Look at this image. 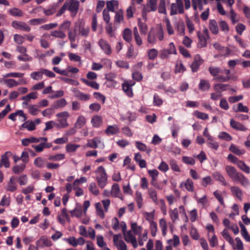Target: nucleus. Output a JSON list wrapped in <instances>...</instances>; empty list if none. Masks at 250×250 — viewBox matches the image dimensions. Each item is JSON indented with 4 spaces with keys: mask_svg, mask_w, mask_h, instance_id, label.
Returning a JSON list of instances; mask_svg holds the SVG:
<instances>
[{
    "mask_svg": "<svg viewBox=\"0 0 250 250\" xmlns=\"http://www.w3.org/2000/svg\"><path fill=\"white\" fill-rule=\"evenodd\" d=\"M212 176L216 181H218L222 186H227L228 185L225 178L220 172L215 171L212 173Z\"/></svg>",
    "mask_w": 250,
    "mask_h": 250,
    "instance_id": "obj_21",
    "label": "nucleus"
},
{
    "mask_svg": "<svg viewBox=\"0 0 250 250\" xmlns=\"http://www.w3.org/2000/svg\"><path fill=\"white\" fill-rule=\"evenodd\" d=\"M51 36L61 39H63L66 37L65 34L62 31L61 29L60 30H53L50 33Z\"/></svg>",
    "mask_w": 250,
    "mask_h": 250,
    "instance_id": "obj_49",
    "label": "nucleus"
},
{
    "mask_svg": "<svg viewBox=\"0 0 250 250\" xmlns=\"http://www.w3.org/2000/svg\"><path fill=\"white\" fill-rule=\"evenodd\" d=\"M176 28L179 34L183 35L185 34V26L183 21H179L176 25Z\"/></svg>",
    "mask_w": 250,
    "mask_h": 250,
    "instance_id": "obj_59",
    "label": "nucleus"
},
{
    "mask_svg": "<svg viewBox=\"0 0 250 250\" xmlns=\"http://www.w3.org/2000/svg\"><path fill=\"white\" fill-rule=\"evenodd\" d=\"M120 128L116 125H108L105 130V133L108 136L113 135L119 132Z\"/></svg>",
    "mask_w": 250,
    "mask_h": 250,
    "instance_id": "obj_24",
    "label": "nucleus"
},
{
    "mask_svg": "<svg viewBox=\"0 0 250 250\" xmlns=\"http://www.w3.org/2000/svg\"><path fill=\"white\" fill-rule=\"evenodd\" d=\"M123 38L127 42H130L132 40V31L129 28H125L123 32Z\"/></svg>",
    "mask_w": 250,
    "mask_h": 250,
    "instance_id": "obj_50",
    "label": "nucleus"
},
{
    "mask_svg": "<svg viewBox=\"0 0 250 250\" xmlns=\"http://www.w3.org/2000/svg\"><path fill=\"white\" fill-rule=\"evenodd\" d=\"M26 128L28 131H33L36 129L35 123L33 121L28 120L26 121L20 127V129Z\"/></svg>",
    "mask_w": 250,
    "mask_h": 250,
    "instance_id": "obj_33",
    "label": "nucleus"
},
{
    "mask_svg": "<svg viewBox=\"0 0 250 250\" xmlns=\"http://www.w3.org/2000/svg\"><path fill=\"white\" fill-rule=\"evenodd\" d=\"M186 69L183 63L180 61L176 62L175 68V72L177 73H183L185 71Z\"/></svg>",
    "mask_w": 250,
    "mask_h": 250,
    "instance_id": "obj_63",
    "label": "nucleus"
},
{
    "mask_svg": "<svg viewBox=\"0 0 250 250\" xmlns=\"http://www.w3.org/2000/svg\"><path fill=\"white\" fill-rule=\"evenodd\" d=\"M203 60L200 58V57L198 55L195 56L194 60L192 63L190 65V67L193 72H196L200 66V65L202 63Z\"/></svg>",
    "mask_w": 250,
    "mask_h": 250,
    "instance_id": "obj_22",
    "label": "nucleus"
},
{
    "mask_svg": "<svg viewBox=\"0 0 250 250\" xmlns=\"http://www.w3.org/2000/svg\"><path fill=\"white\" fill-rule=\"evenodd\" d=\"M233 110L235 112H243L248 113L249 111L248 107L247 106L243 105L241 103H239L237 106L235 105L233 106Z\"/></svg>",
    "mask_w": 250,
    "mask_h": 250,
    "instance_id": "obj_40",
    "label": "nucleus"
},
{
    "mask_svg": "<svg viewBox=\"0 0 250 250\" xmlns=\"http://www.w3.org/2000/svg\"><path fill=\"white\" fill-rule=\"evenodd\" d=\"M17 116H19L20 117H22L23 119V121H25L27 119V117H26L25 114L24 113L23 111L21 110H17L15 112L10 114L9 115L8 118L13 121H15L16 120V117Z\"/></svg>",
    "mask_w": 250,
    "mask_h": 250,
    "instance_id": "obj_31",
    "label": "nucleus"
},
{
    "mask_svg": "<svg viewBox=\"0 0 250 250\" xmlns=\"http://www.w3.org/2000/svg\"><path fill=\"white\" fill-rule=\"evenodd\" d=\"M123 234L124 239L126 242L131 243L134 248L138 247L137 239L131 230L126 231Z\"/></svg>",
    "mask_w": 250,
    "mask_h": 250,
    "instance_id": "obj_12",
    "label": "nucleus"
},
{
    "mask_svg": "<svg viewBox=\"0 0 250 250\" xmlns=\"http://www.w3.org/2000/svg\"><path fill=\"white\" fill-rule=\"evenodd\" d=\"M193 115L197 118L201 119L202 120H208L209 118L208 115L205 113L195 110L193 112Z\"/></svg>",
    "mask_w": 250,
    "mask_h": 250,
    "instance_id": "obj_52",
    "label": "nucleus"
},
{
    "mask_svg": "<svg viewBox=\"0 0 250 250\" xmlns=\"http://www.w3.org/2000/svg\"><path fill=\"white\" fill-rule=\"evenodd\" d=\"M96 181L99 187L104 188L107 183V175L104 168L102 166L99 167L95 171Z\"/></svg>",
    "mask_w": 250,
    "mask_h": 250,
    "instance_id": "obj_4",
    "label": "nucleus"
},
{
    "mask_svg": "<svg viewBox=\"0 0 250 250\" xmlns=\"http://www.w3.org/2000/svg\"><path fill=\"white\" fill-rule=\"evenodd\" d=\"M157 39L162 41L164 39V32L161 26H159L156 30H151L147 36V42L151 44L157 42Z\"/></svg>",
    "mask_w": 250,
    "mask_h": 250,
    "instance_id": "obj_5",
    "label": "nucleus"
},
{
    "mask_svg": "<svg viewBox=\"0 0 250 250\" xmlns=\"http://www.w3.org/2000/svg\"><path fill=\"white\" fill-rule=\"evenodd\" d=\"M184 12V6L182 0H176V3H173L171 4V15H176L178 13L179 14H183Z\"/></svg>",
    "mask_w": 250,
    "mask_h": 250,
    "instance_id": "obj_9",
    "label": "nucleus"
},
{
    "mask_svg": "<svg viewBox=\"0 0 250 250\" xmlns=\"http://www.w3.org/2000/svg\"><path fill=\"white\" fill-rule=\"evenodd\" d=\"M54 127H57L58 128H61L59 123H56L53 121H51L45 123V128L44 130L51 129Z\"/></svg>",
    "mask_w": 250,
    "mask_h": 250,
    "instance_id": "obj_56",
    "label": "nucleus"
},
{
    "mask_svg": "<svg viewBox=\"0 0 250 250\" xmlns=\"http://www.w3.org/2000/svg\"><path fill=\"white\" fill-rule=\"evenodd\" d=\"M85 146L92 148L98 147L104 148V144L100 137H96L92 139H88L84 147Z\"/></svg>",
    "mask_w": 250,
    "mask_h": 250,
    "instance_id": "obj_8",
    "label": "nucleus"
},
{
    "mask_svg": "<svg viewBox=\"0 0 250 250\" xmlns=\"http://www.w3.org/2000/svg\"><path fill=\"white\" fill-rule=\"evenodd\" d=\"M148 195L149 198L155 203V205H158V201L157 197V193L156 190L153 188H150L148 189Z\"/></svg>",
    "mask_w": 250,
    "mask_h": 250,
    "instance_id": "obj_35",
    "label": "nucleus"
},
{
    "mask_svg": "<svg viewBox=\"0 0 250 250\" xmlns=\"http://www.w3.org/2000/svg\"><path fill=\"white\" fill-rule=\"evenodd\" d=\"M0 83H4L9 88L16 87L19 85V82L12 79H1Z\"/></svg>",
    "mask_w": 250,
    "mask_h": 250,
    "instance_id": "obj_26",
    "label": "nucleus"
},
{
    "mask_svg": "<svg viewBox=\"0 0 250 250\" xmlns=\"http://www.w3.org/2000/svg\"><path fill=\"white\" fill-rule=\"evenodd\" d=\"M16 178L15 176H12L8 182L6 189L11 192H14L17 189V185L16 183Z\"/></svg>",
    "mask_w": 250,
    "mask_h": 250,
    "instance_id": "obj_23",
    "label": "nucleus"
},
{
    "mask_svg": "<svg viewBox=\"0 0 250 250\" xmlns=\"http://www.w3.org/2000/svg\"><path fill=\"white\" fill-rule=\"evenodd\" d=\"M91 122L93 127H98L102 124V118L100 116H95L92 118Z\"/></svg>",
    "mask_w": 250,
    "mask_h": 250,
    "instance_id": "obj_47",
    "label": "nucleus"
},
{
    "mask_svg": "<svg viewBox=\"0 0 250 250\" xmlns=\"http://www.w3.org/2000/svg\"><path fill=\"white\" fill-rule=\"evenodd\" d=\"M88 188L89 191L95 196L98 195L100 193V191L96 184L94 182L90 183Z\"/></svg>",
    "mask_w": 250,
    "mask_h": 250,
    "instance_id": "obj_57",
    "label": "nucleus"
},
{
    "mask_svg": "<svg viewBox=\"0 0 250 250\" xmlns=\"http://www.w3.org/2000/svg\"><path fill=\"white\" fill-rule=\"evenodd\" d=\"M82 81L87 85L95 89H98L99 88V84L95 81H91L85 80L84 79H82Z\"/></svg>",
    "mask_w": 250,
    "mask_h": 250,
    "instance_id": "obj_60",
    "label": "nucleus"
},
{
    "mask_svg": "<svg viewBox=\"0 0 250 250\" xmlns=\"http://www.w3.org/2000/svg\"><path fill=\"white\" fill-rule=\"evenodd\" d=\"M71 91L73 92L75 97L80 100L86 101L90 98L89 95L81 92L76 88H72Z\"/></svg>",
    "mask_w": 250,
    "mask_h": 250,
    "instance_id": "obj_18",
    "label": "nucleus"
},
{
    "mask_svg": "<svg viewBox=\"0 0 250 250\" xmlns=\"http://www.w3.org/2000/svg\"><path fill=\"white\" fill-rule=\"evenodd\" d=\"M70 116L67 111H63L58 113L56 114V117L58 118V121L61 128H66L68 126L67 123V118Z\"/></svg>",
    "mask_w": 250,
    "mask_h": 250,
    "instance_id": "obj_7",
    "label": "nucleus"
},
{
    "mask_svg": "<svg viewBox=\"0 0 250 250\" xmlns=\"http://www.w3.org/2000/svg\"><path fill=\"white\" fill-rule=\"evenodd\" d=\"M43 75L42 68H41L39 71L32 72L30 76L34 80L39 81L42 79Z\"/></svg>",
    "mask_w": 250,
    "mask_h": 250,
    "instance_id": "obj_34",
    "label": "nucleus"
},
{
    "mask_svg": "<svg viewBox=\"0 0 250 250\" xmlns=\"http://www.w3.org/2000/svg\"><path fill=\"white\" fill-rule=\"evenodd\" d=\"M230 125L232 128L236 130L242 131H246L248 129L247 128L241 123L236 122L233 119L230 120Z\"/></svg>",
    "mask_w": 250,
    "mask_h": 250,
    "instance_id": "obj_25",
    "label": "nucleus"
},
{
    "mask_svg": "<svg viewBox=\"0 0 250 250\" xmlns=\"http://www.w3.org/2000/svg\"><path fill=\"white\" fill-rule=\"evenodd\" d=\"M121 234H115L113 235V242L118 250H127V246L121 239Z\"/></svg>",
    "mask_w": 250,
    "mask_h": 250,
    "instance_id": "obj_10",
    "label": "nucleus"
},
{
    "mask_svg": "<svg viewBox=\"0 0 250 250\" xmlns=\"http://www.w3.org/2000/svg\"><path fill=\"white\" fill-rule=\"evenodd\" d=\"M225 171L228 176L234 182H239L242 186L246 188L250 186V181L242 173L238 172L232 166L228 165L225 167Z\"/></svg>",
    "mask_w": 250,
    "mask_h": 250,
    "instance_id": "obj_1",
    "label": "nucleus"
},
{
    "mask_svg": "<svg viewBox=\"0 0 250 250\" xmlns=\"http://www.w3.org/2000/svg\"><path fill=\"white\" fill-rule=\"evenodd\" d=\"M135 200L137 203V207L141 208L143 204V198L142 193L139 191H136L135 194Z\"/></svg>",
    "mask_w": 250,
    "mask_h": 250,
    "instance_id": "obj_39",
    "label": "nucleus"
},
{
    "mask_svg": "<svg viewBox=\"0 0 250 250\" xmlns=\"http://www.w3.org/2000/svg\"><path fill=\"white\" fill-rule=\"evenodd\" d=\"M158 54V51L155 48H152L148 50L147 51V57L150 60H154L155 59Z\"/></svg>",
    "mask_w": 250,
    "mask_h": 250,
    "instance_id": "obj_54",
    "label": "nucleus"
},
{
    "mask_svg": "<svg viewBox=\"0 0 250 250\" xmlns=\"http://www.w3.org/2000/svg\"><path fill=\"white\" fill-rule=\"evenodd\" d=\"M68 57L70 61L75 62H79L80 65L82 64L81 58L78 55L72 53H70L68 54Z\"/></svg>",
    "mask_w": 250,
    "mask_h": 250,
    "instance_id": "obj_62",
    "label": "nucleus"
},
{
    "mask_svg": "<svg viewBox=\"0 0 250 250\" xmlns=\"http://www.w3.org/2000/svg\"><path fill=\"white\" fill-rule=\"evenodd\" d=\"M167 243L168 245H171L172 244L174 247H177L180 244V239L177 235H174L173 239L168 240Z\"/></svg>",
    "mask_w": 250,
    "mask_h": 250,
    "instance_id": "obj_61",
    "label": "nucleus"
},
{
    "mask_svg": "<svg viewBox=\"0 0 250 250\" xmlns=\"http://www.w3.org/2000/svg\"><path fill=\"white\" fill-rule=\"evenodd\" d=\"M67 104V102L64 99H61L56 101L52 104L55 109L62 108Z\"/></svg>",
    "mask_w": 250,
    "mask_h": 250,
    "instance_id": "obj_44",
    "label": "nucleus"
},
{
    "mask_svg": "<svg viewBox=\"0 0 250 250\" xmlns=\"http://www.w3.org/2000/svg\"><path fill=\"white\" fill-rule=\"evenodd\" d=\"M197 37L198 38V42L197 43L198 47H205L207 45V40L209 37L208 30L205 28L203 31L202 33L200 31H198Z\"/></svg>",
    "mask_w": 250,
    "mask_h": 250,
    "instance_id": "obj_6",
    "label": "nucleus"
},
{
    "mask_svg": "<svg viewBox=\"0 0 250 250\" xmlns=\"http://www.w3.org/2000/svg\"><path fill=\"white\" fill-rule=\"evenodd\" d=\"M237 167L242 171L246 174L250 173V167L244 161L239 160L236 164Z\"/></svg>",
    "mask_w": 250,
    "mask_h": 250,
    "instance_id": "obj_27",
    "label": "nucleus"
},
{
    "mask_svg": "<svg viewBox=\"0 0 250 250\" xmlns=\"http://www.w3.org/2000/svg\"><path fill=\"white\" fill-rule=\"evenodd\" d=\"M239 225L241 228V233L242 236L246 241L250 242V236L247 231L246 228L242 223H240Z\"/></svg>",
    "mask_w": 250,
    "mask_h": 250,
    "instance_id": "obj_46",
    "label": "nucleus"
},
{
    "mask_svg": "<svg viewBox=\"0 0 250 250\" xmlns=\"http://www.w3.org/2000/svg\"><path fill=\"white\" fill-rule=\"evenodd\" d=\"M70 213L72 216H76L77 218H80L82 214V209L81 207L76 208L73 210H71Z\"/></svg>",
    "mask_w": 250,
    "mask_h": 250,
    "instance_id": "obj_64",
    "label": "nucleus"
},
{
    "mask_svg": "<svg viewBox=\"0 0 250 250\" xmlns=\"http://www.w3.org/2000/svg\"><path fill=\"white\" fill-rule=\"evenodd\" d=\"M230 190L233 196L237 198L240 201L242 200L243 195V191L238 186H231L230 187Z\"/></svg>",
    "mask_w": 250,
    "mask_h": 250,
    "instance_id": "obj_15",
    "label": "nucleus"
},
{
    "mask_svg": "<svg viewBox=\"0 0 250 250\" xmlns=\"http://www.w3.org/2000/svg\"><path fill=\"white\" fill-rule=\"evenodd\" d=\"M158 10L159 13L167 14L165 0H160Z\"/></svg>",
    "mask_w": 250,
    "mask_h": 250,
    "instance_id": "obj_58",
    "label": "nucleus"
},
{
    "mask_svg": "<svg viewBox=\"0 0 250 250\" xmlns=\"http://www.w3.org/2000/svg\"><path fill=\"white\" fill-rule=\"evenodd\" d=\"M118 6V2L117 0H112L107 1L106 2V8L108 11L114 12L115 8H117Z\"/></svg>",
    "mask_w": 250,
    "mask_h": 250,
    "instance_id": "obj_42",
    "label": "nucleus"
},
{
    "mask_svg": "<svg viewBox=\"0 0 250 250\" xmlns=\"http://www.w3.org/2000/svg\"><path fill=\"white\" fill-rule=\"evenodd\" d=\"M208 27L212 34L216 35L218 33L219 28L215 20H210L209 21Z\"/></svg>",
    "mask_w": 250,
    "mask_h": 250,
    "instance_id": "obj_32",
    "label": "nucleus"
},
{
    "mask_svg": "<svg viewBox=\"0 0 250 250\" xmlns=\"http://www.w3.org/2000/svg\"><path fill=\"white\" fill-rule=\"evenodd\" d=\"M229 86L228 84L223 83H216L214 84L213 88L217 92L221 93L222 92L226 90L227 87Z\"/></svg>",
    "mask_w": 250,
    "mask_h": 250,
    "instance_id": "obj_53",
    "label": "nucleus"
},
{
    "mask_svg": "<svg viewBox=\"0 0 250 250\" xmlns=\"http://www.w3.org/2000/svg\"><path fill=\"white\" fill-rule=\"evenodd\" d=\"M12 26L16 29L26 32H29L31 30V28L28 25L22 21H13L12 22Z\"/></svg>",
    "mask_w": 250,
    "mask_h": 250,
    "instance_id": "obj_13",
    "label": "nucleus"
},
{
    "mask_svg": "<svg viewBox=\"0 0 250 250\" xmlns=\"http://www.w3.org/2000/svg\"><path fill=\"white\" fill-rule=\"evenodd\" d=\"M208 71L211 76L214 77V79L219 82H226L232 79L234 81L237 80L236 77L231 78L230 76V70L227 69H222L216 66H210Z\"/></svg>",
    "mask_w": 250,
    "mask_h": 250,
    "instance_id": "obj_2",
    "label": "nucleus"
},
{
    "mask_svg": "<svg viewBox=\"0 0 250 250\" xmlns=\"http://www.w3.org/2000/svg\"><path fill=\"white\" fill-rule=\"evenodd\" d=\"M65 157V154L62 153H58L55 155H50L48 157V160L50 161H59L63 160Z\"/></svg>",
    "mask_w": 250,
    "mask_h": 250,
    "instance_id": "obj_55",
    "label": "nucleus"
},
{
    "mask_svg": "<svg viewBox=\"0 0 250 250\" xmlns=\"http://www.w3.org/2000/svg\"><path fill=\"white\" fill-rule=\"evenodd\" d=\"M229 149L232 153H233L238 156H241L245 153V149H239L235 145H234L233 144H232L230 145V146H229Z\"/></svg>",
    "mask_w": 250,
    "mask_h": 250,
    "instance_id": "obj_45",
    "label": "nucleus"
},
{
    "mask_svg": "<svg viewBox=\"0 0 250 250\" xmlns=\"http://www.w3.org/2000/svg\"><path fill=\"white\" fill-rule=\"evenodd\" d=\"M80 147L79 145L69 143L66 146L65 149L67 152L72 153L75 152Z\"/></svg>",
    "mask_w": 250,
    "mask_h": 250,
    "instance_id": "obj_51",
    "label": "nucleus"
},
{
    "mask_svg": "<svg viewBox=\"0 0 250 250\" xmlns=\"http://www.w3.org/2000/svg\"><path fill=\"white\" fill-rule=\"evenodd\" d=\"M36 245L39 248H44L51 246L52 243L49 239L42 236L36 241Z\"/></svg>",
    "mask_w": 250,
    "mask_h": 250,
    "instance_id": "obj_19",
    "label": "nucleus"
},
{
    "mask_svg": "<svg viewBox=\"0 0 250 250\" xmlns=\"http://www.w3.org/2000/svg\"><path fill=\"white\" fill-rule=\"evenodd\" d=\"M79 7V2L75 0H66L63 6L57 14V16H61L66 10H69L71 15L74 17L77 13Z\"/></svg>",
    "mask_w": 250,
    "mask_h": 250,
    "instance_id": "obj_3",
    "label": "nucleus"
},
{
    "mask_svg": "<svg viewBox=\"0 0 250 250\" xmlns=\"http://www.w3.org/2000/svg\"><path fill=\"white\" fill-rule=\"evenodd\" d=\"M111 196L113 197H118L123 200V197L121 193L119 185L117 183L112 185L111 188Z\"/></svg>",
    "mask_w": 250,
    "mask_h": 250,
    "instance_id": "obj_20",
    "label": "nucleus"
},
{
    "mask_svg": "<svg viewBox=\"0 0 250 250\" xmlns=\"http://www.w3.org/2000/svg\"><path fill=\"white\" fill-rule=\"evenodd\" d=\"M75 29H78L79 34L84 37L88 36L89 32V28L88 26H85L80 22L75 23Z\"/></svg>",
    "mask_w": 250,
    "mask_h": 250,
    "instance_id": "obj_14",
    "label": "nucleus"
},
{
    "mask_svg": "<svg viewBox=\"0 0 250 250\" xmlns=\"http://www.w3.org/2000/svg\"><path fill=\"white\" fill-rule=\"evenodd\" d=\"M134 84V82H129L128 81H125L122 84L123 90L130 97L133 96L132 86Z\"/></svg>",
    "mask_w": 250,
    "mask_h": 250,
    "instance_id": "obj_16",
    "label": "nucleus"
},
{
    "mask_svg": "<svg viewBox=\"0 0 250 250\" xmlns=\"http://www.w3.org/2000/svg\"><path fill=\"white\" fill-rule=\"evenodd\" d=\"M157 0H147V3L144 5L143 13H148L150 11H155L157 9Z\"/></svg>",
    "mask_w": 250,
    "mask_h": 250,
    "instance_id": "obj_11",
    "label": "nucleus"
},
{
    "mask_svg": "<svg viewBox=\"0 0 250 250\" xmlns=\"http://www.w3.org/2000/svg\"><path fill=\"white\" fill-rule=\"evenodd\" d=\"M85 123L86 119L85 117L83 115H80L77 119V120L74 124V126L75 128L80 129L84 126V125H85Z\"/></svg>",
    "mask_w": 250,
    "mask_h": 250,
    "instance_id": "obj_28",
    "label": "nucleus"
},
{
    "mask_svg": "<svg viewBox=\"0 0 250 250\" xmlns=\"http://www.w3.org/2000/svg\"><path fill=\"white\" fill-rule=\"evenodd\" d=\"M98 44L101 49L107 55H110L111 49L108 43L103 39L99 40Z\"/></svg>",
    "mask_w": 250,
    "mask_h": 250,
    "instance_id": "obj_17",
    "label": "nucleus"
},
{
    "mask_svg": "<svg viewBox=\"0 0 250 250\" xmlns=\"http://www.w3.org/2000/svg\"><path fill=\"white\" fill-rule=\"evenodd\" d=\"M183 186H185L187 190L188 191L192 192L194 190V185L192 181L188 178L185 182H182L180 184V187H182Z\"/></svg>",
    "mask_w": 250,
    "mask_h": 250,
    "instance_id": "obj_36",
    "label": "nucleus"
},
{
    "mask_svg": "<svg viewBox=\"0 0 250 250\" xmlns=\"http://www.w3.org/2000/svg\"><path fill=\"white\" fill-rule=\"evenodd\" d=\"M159 224L161 230L162 231V235L165 236L167 234V223L164 218H161L159 221Z\"/></svg>",
    "mask_w": 250,
    "mask_h": 250,
    "instance_id": "obj_29",
    "label": "nucleus"
},
{
    "mask_svg": "<svg viewBox=\"0 0 250 250\" xmlns=\"http://www.w3.org/2000/svg\"><path fill=\"white\" fill-rule=\"evenodd\" d=\"M223 237L228 241L231 246L234 245V241L233 238L230 236L228 229H225L221 232Z\"/></svg>",
    "mask_w": 250,
    "mask_h": 250,
    "instance_id": "obj_37",
    "label": "nucleus"
},
{
    "mask_svg": "<svg viewBox=\"0 0 250 250\" xmlns=\"http://www.w3.org/2000/svg\"><path fill=\"white\" fill-rule=\"evenodd\" d=\"M95 207L97 215L101 219H104L105 217V215L101 203L100 202L96 203L95 205Z\"/></svg>",
    "mask_w": 250,
    "mask_h": 250,
    "instance_id": "obj_38",
    "label": "nucleus"
},
{
    "mask_svg": "<svg viewBox=\"0 0 250 250\" xmlns=\"http://www.w3.org/2000/svg\"><path fill=\"white\" fill-rule=\"evenodd\" d=\"M135 144L136 147L139 150L141 151H145L147 154H149L151 151V149L150 148L147 147L146 144L140 141H136Z\"/></svg>",
    "mask_w": 250,
    "mask_h": 250,
    "instance_id": "obj_30",
    "label": "nucleus"
},
{
    "mask_svg": "<svg viewBox=\"0 0 250 250\" xmlns=\"http://www.w3.org/2000/svg\"><path fill=\"white\" fill-rule=\"evenodd\" d=\"M45 159L42 157H39L36 158L34 161V165L37 167L42 168L45 165Z\"/></svg>",
    "mask_w": 250,
    "mask_h": 250,
    "instance_id": "obj_48",
    "label": "nucleus"
},
{
    "mask_svg": "<svg viewBox=\"0 0 250 250\" xmlns=\"http://www.w3.org/2000/svg\"><path fill=\"white\" fill-rule=\"evenodd\" d=\"M169 214L171 221L173 223H175L179 219L178 210L177 208H175L173 209H170L169 210Z\"/></svg>",
    "mask_w": 250,
    "mask_h": 250,
    "instance_id": "obj_41",
    "label": "nucleus"
},
{
    "mask_svg": "<svg viewBox=\"0 0 250 250\" xmlns=\"http://www.w3.org/2000/svg\"><path fill=\"white\" fill-rule=\"evenodd\" d=\"M199 88L202 91H207L210 88V84L208 81L203 79L200 80L199 84Z\"/></svg>",
    "mask_w": 250,
    "mask_h": 250,
    "instance_id": "obj_43",
    "label": "nucleus"
}]
</instances>
